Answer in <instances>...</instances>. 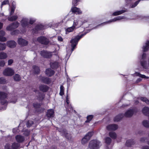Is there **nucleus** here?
Segmentation results:
<instances>
[{"mask_svg":"<svg viewBox=\"0 0 149 149\" xmlns=\"http://www.w3.org/2000/svg\"><path fill=\"white\" fill-rule=\"evenodd\" d=\"M146 138L144 137H143L140 140L141 141L143 142L146 141Z\"/></svg>","mask_w":149,"mask_h":149,"instance_id":"69168bd1","label":"nucleus"},{"mask_svg":"<svg viewBox=\"0 0 149 149\" xmlns=\"http://www.w3.org/2000/svg\"><path fill=\"white\" fill-rule=\"evenodd\" d=\"M14 73L13 70L10 68H7L3 72V74L6 76H11Z\"/></svg>","mask_w":149,"mask_h":149,"instance_id":"1a4fd4ad","label":"nucleus"},{"mask_svg":"<svg viewBox=\"0 0 149 149\" xmlns=\"http://www.w3.org/2000/svg\"><path fill=\"white\" fill-rule=\"evenodd\" d=\"M79 20L77 19H74L73 22L72 26H73L75 29L81 26L82 24H79Z\"/></svg>","mask_w":149,"mask_h":149,"instance_id":"412c9836","label":"nucleus"},{"mask_svg":"<svg viewBox=\"0 0 149 149\" xmlns=\"http://www.w3.org/2000/svg\"><path fill=\"white\" fill-rule=\"evenodd\" d=\"M40 54L41 56L46 58H50L51 57L52 55V52L45 51H41L40 53Z\"/></svg>","mask_w":149,"mask_h":149,"instance_id":"f8f14e48","label":"nucleus"},{"mask_svg":"<svg viewBox=\"0 0 149 149\" xmlns=\"http://www.w3.org/2000/svg\"><path fill=\"white\" fill-rule=\"evenodd\" d=\"M7 83L6 80L3 78H0V84H5Z\"/></svg>","mask_w":149,"mask_h":149,"instance_id":"49530a36","label":"nucleus"},{"mask_svg":"<svg viewBox=\"0 0 149 149\" xmlns=\"http://www.w3.org/2000/svg\"><path fill=\"white\" fill-rule=\"evenodd\" d=\"M137 112V111L135 109H130L125 113L124 116L126 117H130Z\"/></svg>","mask_w":149,"mask_h":149,"instance_id":"9d476101","label":"nucleus"},{"mask_svg":"<svg viewBox=\"0 0 149 149\" xmlns=\"http://www.w3.org/2000/svg\"><path fill=\"white\" fill-rule=\"evenodd\" d=\"M132 0H125L126 2L127 3H129Z\"/></svg>","mask_w":149,"mask_h":149,"instance_id":"338daca9","label":"nucleus"},{"mask_svg":"<svg viewBox=\"0 0 149 149\" xmlns=\"http://www.w3.org/2000/svg\"><path fill=\"white\" fill-rule=\"evenodd\" d=\"M141 100L142 101L145 102L147 104H149V100L146 98L145 97H141Z\"/></svg>","mask_w":149,"mask_h":149,"instance_id":"a19ab883","label":"nucleus"},{"mask_svg":"<svg viewBox=\"0 0 149 149\" xmlns=\"http://www.w3.org/2000/svg\"><path fill=\"white\" fill-rule=\"evenodd\" d=\"M71 10L72 12L76 14H80L82 13V12L80 9L76 7H72Z\"/></svg>","mask_w":149,"mask_h":149,"instance_id":"6ab92c4d","label":"nucleus"},{"mask_svg":"<svg viewBox=\"0 0 149 149\" xmlns=\"http://www.w3.org/2000/svg\"><path fill=\"white\" fill-rule=\"evenodd\" d=\"M5 149H10V144L9 143H6L5 146Z\"/></svg>","mask_w":149,"mask_h":149,"instance_id":"864d4df0","label":"nucleus"},{"mask_svg":"<svg viewBox=\"0 0 149 149\" xmlns=\"http://www.w3.org/2000/svg\"><path fill=\"white\" fill-rule=\"evenodd\" d=\"M37 40L40 43L45 45L48 44L49 42L48 39L43 36H40L38 37L37 38Z\"/></svg>","mask_w":149,"mask_h":149,"instance_id":"6e6552de","label":"nucleus"},{"mask_svg":"<svg viewBox=\"0 0 149 149\" xmlns=\"http://www.w3.org/2000/svg\"><path fill=\"white\" fill-rule=\"evenodd\" d=\"M15 8V7H14V6H13V7L11 8V11L10 12V15H12L14 13Z\"/></svg>","mask_w":149,"mask_h":149,"instance_id":"6e6d98bb","label":"nucleus"},{"mask_svg":"<svg viewBox=\"0 0 149 149\" xmlns=\"http://www.w3.org/2000/svg\"><path fill=\"white\" fill-rule=\"evenodd\" d=\"M33 69L36 73L38 74L40 72V70L38 67L35 65L33 66Z\"/></svg>","mask_w":149,"mask_h":149,"instance_id":"4c0bfd02","label":"nucleus"},{"mask_svg":"<svg viewBox=\"0 0 149 149\" xmlns=\"http://www.w3.org/2000/svg\"><path fill=\"white\" fill-rule=\"evenodd\" d=\"M149 49V41H147L145 46H143V49L144 52L147 51Z\"/></svg>","mask_w":149,"mask_h":149,"instance_id":"c756f323","label":"nucleus"},{"mask_svg":"<svg viewBox=\"0 0 149 149\" xmlns=\"http://www.w3.org/2000/svg\"><path fill=\"white\" fill-rule=\"evenodd\" d=\"M6 45L5 43H2L0 42V50H3L5 49Z\"/></svg>","mask_w":149,"mask_h":149,"instance_id":"37998d69","label":"nucleus"},{"mask_svg":"<svg viewBox=\"0 0 149 149\" xmlns=\"http://www.w3.org/2000/svg\"><path fill=\"white\" fill-rule=\"evenodd\" d=\"M7 55L6 53L2 52L0 53V59H3L6 58Z\"/></svg>","mask_w":149,"mask_h":149,"instance_id":"58836bf2","label":"nucleus"},{"mask_svg":"<svg viewBox=\"0 0 149 149\" xmlns=\"http://www.w3.org/2000/svg\"><path fill=\"white\" fill-rule=\"evenodd\" d=\"M13 78L14 80L16 81H19L21 79L20 76L17 74H15L13 76Z\"/></svg>","mask_w":149,"mask_h":149,"instance_id":"79ce46f5","label":"nucleus"},{"mask_svg":"<svg viewBox=\"0 0 149 149\" xmlns=\"http://www.w3.org/2000/svg\"><path fill=\"white\" fill-rule=\"evenodd\" d=\"M142 149H149V146H144L142 147Z\"/></svg>","mask_w":149,"mask_h":149,"instance_id":"052dcab7","label":"nucleus"},{"mask_svg":"<svg viewBox=\"0 0 149 149\" xmlns=\"http://www.w3.org/2000/svg\"><path fill=\"white\" fill-rule=\"evenodd\" d=\"M20 146V145L18 143L14 142L12 143L11 146L12 149H19Z\"/></svg>","mask_w":149,"mask_h":149,"instance_id":"7c9ffc66","label":"nucleus"},{"mask_svg":"<svg viewBox=\"0 0 149 149\" xmlns=\"http://www.w3.org/2000/svg\"><path fill=\"white\" fill-rule=\"evenodd\" d=\"M18 42L19 45L24 46L27 45L28 43V42L25 39L22 38H19L18 40Z\"/></svg>","mask_w":149,"mask_h":149,"instance_id":"2eb2a0df","label":"nucleus"},{"mask_svg":"<svg viewBox=\"0 0 149 149\" xmlns=\"http://www.w3.org/2000/svg\"><path fill=\"white\" fill-rule=\"evenodd\" d=\"M134 143V140L132 139H131L127 141L125 143V145L127 147H130Z\"/></svg>","mask_w":149,"mask_h":149,"instance_id":"c85d7f7f","label":"nucleus"},{"mask_svg":"<svg viewBox=\"0 0 149 149\" xmlns=\"http://www.w3.org/2000/svg\"><path fill=\"white\" fill-rule=\"evenodd\" d=\"M100 142L97 140H93L90 141L89 145L90 149H98L101 146Z\"/></svg>","mask_w":149,"mask_h":149,"instance_id":"f03ea898","label":"nucleus"},{"mask_svg":"<svg viewBox=\"0 0 149 149\" xmlns=\"http://www.w3.org/2000/svg\"><path fill=\"white\" fill-rule=\"evenodd\" d=\"M146 57V55L144 53L142 56V58L141 59L140 62L141 66L145 69H148V66H147L146 61H145Z\"/></svg>","mask_w":149,"mask_h":149,"instance_id":"0eeeda50","label":"nucleus"},{"mask_svg":"<svg viewBox=\"0 0 149 149\" xmlns=\"http://www.w3.org/2000/svg\"><path fill=\"white\" fill-rule=\"evenodd\" d=\"M5 64V63L3 61H0V66L3 67Z\"/></svg>","mask_w":149,"mask_h":149,"instance_id":"5fc2aeb1","label":"nucleus"},{"mask_svg":"<svg viewBox=\"0 0 149 149\" xmlns=\"http://www.w3.org/2000/svg\"><path fill=\"white\" fill-rule=\"evenodd\" d=\"M8 65H10L13 63V60L12 59H10L8 61Z\"/></svg>","mask_w":149,"mask_h":149,"instance_id":"680f3d73","label":"nucleus"},{"mask_svg":"<svg viewBox=\"0 0 149 149\" xmlns=\"http://www.w3.org/2000/svg\"><path fill=\"white\" fill-rule=\"evenodd\" d=\"M33 124V122L32 120L29 121L27 123L26 125L28 127H30Z\"/></svg>","mask_w":149,"mask_h":149,"instance_id":"09e8293b","label":"nucleus"},{"mask_svg":"<svg viewBox=\"0 0 149 149\" xmlns=\"http://www.w3.org/2000/svg\"><path fill=\"white\" fill-rule=\"evenodd\" d=\"M5 35V32L3 31H0V41H5L6 40V38L3 36Z\"/></svg>","mask_w":149,"mask_h":149,"instance_id":"5701e85b","label":"nucleus"},{"mask_svg":"<svg viewBox=\"0 0 149 149\" xmlns=\"http://www.w3.org/2000/svg\"><path fill=\"white\" fill-rule=\"evenodd\" d=\"M93 118V116L92 115H90L87 117V120L85 121L86 122H89Z\"/></svg>","mask_w":149,"mask_h":149,"instance_id":"a18cd8bd","label":"nucleus"},{"mask_svg":"<svg viewBox=\"0 0 149 149\" xmlns=\"http://www.w3.org/2000/svg\"><path fill=\"white\" fill-rule=\"evenodd\" d=\"M3 26V23L0 22V29L2 28Z\"/></svg>","mask_w":149,"mask_h":149,"instance_id":"774afa93","label":"nucleus"},{"mask_svg":"<svg viewBox=\"0 0 149 149\" xmlns=\"http://www.w3.org/2000/svg\"><path fill=\"white\" fill-rule=\"evenodd\" d=\"M134 75L136 76H139L142 78L147 79L148 78L147 77L144 75L141 74L139 73L136 72L134 74Z\"/></svg>","mask_w":149,"mask_h":149,"instance_id":"c9c22d12","label":"nucleus"},{"mask_svg":"<svg viewBox=\"0 0 149 149\" xmlns=\"http://www.w3.org/2000/svg\"><path fill=\"white\" fill-rule=\"evenodd\" d=\"M126 11L125 10H122L120 11H118L113 13L112 15L113 16H117L120 15L125 12Z\"/></svg>","mask_w":149,"mask_h":149,"instance_id":"2f4dec72","label":"nucleus"},{"mask_svg":"<svg viewBox=\"0 0 149 149\" xmlns=\"http://www.w3.org/2000/svg\"><path fill=\"white\" fill-rule=\"evenodd\" d=\"M106 128L108 130H115L118 128V126L115 124H110L107 125Z\"/></svg>","mask_w":149,"mask_h":149,"instance_id":"ddd939ff","label":"nucleus"},{"mask_svg":"<svg viewBox=\"0 0 149 149\" xmlns=\"http://www.w3.org/2000/svg\"><path fill=\"white\" fill-rule=\"evenodd\" d=\"M16 141L18 143H22L23 142L25 139L24 137L21 135H17L15 137Z\"/></svg>","mask_w":149,"mask_h":149,"instance_id":"f3484780","label":"nucleus"},{"mask_svg":"<svg viewBox=\"0 0 149 149\" xmlns=\"http://www.w3.org/2000/svg\"><path fill=\"white\" fill-rule=\"evenodd\" d=\"M79 1V0H73L72 1V4L74 6H76L77 5V2Z\"/></svg>","mask_w":149,"mask_h":149,"instance_id":"3c124183","label":"nucleus"},{"mask_svg":"<svg viewBox=\"0 0 149 149\" xmlns=\"http://www.w3.org/2000/svg\"><path fill=\"white\" fill-rule=\"evenodd\" d=\"M58 41L62 42L63 41V39L61 37L58 36Z\"/></svg>","mask_w":149,"mask_h":149,"instance_id":"13d9d810","label":"nucleus"},{"mask_svg":"<svg viewBox=\"0 0 149 149\" xmlns=\"http://www.w3.org/2000/svg\"><path fill=\"white\" fill-rule=\"evenodd\" d=\"M141 1V0H139L138 1H136L135 3H134V4H132L131 6V8H134L136 7L139 3L140 1Z\"/></svg>","mask_w":149,"mask_h":149,"instance_id":"de8ad7c7","label":"nucleus"},{"mask_svg":"<svg viewBox=\"0 0 149 149\" xmlns=\"http://www.w3.org/2000/svg\"><path fill=\"white\" fill-rule=\"evenodd\" d=\"M109 135L112 139H115L117 137L116 133L113 132H110L109 133Z\"/></svg>","mask_w":149,"mask_h":149,"instance_id":"72a5a7b5","label":"nucleus"},{"mask_svg":"<svg viewBox=\"0 0 149 149\" xmlns=\"http://www.w3.org/2000/svg\"><path fill=\"white\" fill-rule=\"evenodd\" d=\"M8 0H5L4 1H3L1 4V7H2V6L4 5H6L8 3Z\"/></svg>","mask_w":149,"mask_h":149,"instance_id":"603ef678","label":"nucleus"},{"mask_svg":"<svg viewBox=\"0 0 149 149\" xmlns=\"http://www.w3.org/2000/svg\"><path fill=\"white\" fill-rule=\"evenodd\" d=\"M124 116V115L123 114H120L115 117L114 120L115 121H119L122 119Z\"/></svg>","mask_w":149,"mask_h":149,"instance_id":"bb28decb","label":"nucleus"},{"mask_svg":"<svg viewBox=\"0 0 149 149\" xmlns=\"http://www.w3.org/2000/svg\"><path fill=\"white\" fill-rule=\"evenodd\" d=\"M75 29V28L72 26L70 27H68L65 29V31L66 33V34H68L70 32H72Z\"/></svg>","mask_w":149,"mask_h":149,"instance_id":"cd10ccee","label":"nucleus"},{"mask_svg":"<svg viewBox=\"0 0 149 149\" xmlns=\"http://www.w3.org/2000/svg\"><path fill=\"white\" fill-rule=\"evenodd\" d=\"M86 33H85L81 34L80 36L78 35L76 36L74 38H73L71 40L70 42L71 43V46L72 47V52L74 50L79 40L85 36Z\"/></svg>","mask_w":149,"mask_h":149,"instance_id":"f257e3e1","label":"nucleus"},{"mask_svg":"<svg viewBox=\"0 0 149 149\" xmlns=\"http://www.w3.org/2000/svg\"><path fill=\"white\" fill-rule=\"evenodd\" d=\"M54 73V71L52 70L51 68H48L46 70V75L48 76H51Z\"/></svg>","mask_w":149,"mask_h":149,"instance_id":"a211bd4d","label":"nucleus"},{"mask_svg":"<svg viewBox=\"0 0 149 149\" xmlns=\"http://www.w3.org/2000/svg\"><path fill=\"white\" fill-rule=\"evenodd\" d=\"M93 132H89L86 134L85 136L82 139L81 143L83 144H85L90 139L91 137L93 134Z\"/></svg>","mask_w":149,"mask_h":149,"instance_id":"39448f33","label":"nucleus"},{"mask_svg":"<svg viewBox=\"0 0 149 149\" xmlns=\"http://www.w3.org/2000/svg\"><path fill=\"white\" fill-rule=\"evenodd\" d=\"M143 113L146 116H149V108L145 107L142 110Z\"/></svg>","mask_w":149,"mask_h":149,"instance_id":"b1692460","label":"nucleus"},{"mask_svg":"<svg viewBox=\"0 0 149 149\" xmlns=\"http://www.w3.org/2000/svg\"><path fill=\"white\" fill-rule=\"evenodd\" d=\"M124 18H125V17L124 16L117 17L112 19L109 20V21H108L103 22V23L99 25H98L95 27L94 29L97 28V27L98 26L103 25H104L106 24H109L111 22H116L118 20H119L121 19H124Z\"/></svg>","mask_w":149,"mask_h":149,"instance_id":"20e7f679","label":"nucleus"},{"mask_svg":"<svg viewBox=\"0 0 149 149\" xmlns=\"http://www.w3.org/2000/svg\"><path fill=\"white\" fill-rule=\"evenodd\" d=\"M45 28V26H43L42 24L38 25H36V26L35 31L33 30V32L35 33H38V31L39 30L44 29Z\"/></svg>","mask_w":149,"mask_h":149,"instance_id":"dca6fc26","label":"nucleus"},{"mask_svg":"<svg viewBox=\"0 0 149 149\" xmlns=\"http://www.w3.org/2000/svg\"><path fill=\"white\" fill-rule=\"evenodd\" d=\"M29 134V133L28 131H25L24 133V134L26 136H28Z\"/></svg>","mask_w":149,"mask_h":149,"instance_id":"0e129e2a","label":"nucleus"},{"mask_svg":"<svg viewBox=\"0 0 149 149\" xmlns=\"http://www.w3.org/2000/svg\"><path fill=\"white\" fill-rule=\"evenodd\" d=\"M35 22V20L32 19H30L29 20V23L31 24H33Z\"/></svg>","mask_w":149,"mask_h":149,"instance_id":"4d7b16f0","label":"nucleus"},{"mask_svg":"<svg viewBox=\"0 0 149 149\" xmlns=\"http://www.w3.org/2000/svg\"><path fill=\"white\" fill-rule=\"evenodd\" d=\"M54 115V111L53 109L48 110L47 112V116L48 117H53Z\"/></svg>","mask_w":149,"mask_h":149,"instance_id":"4be33fe9","label":"nucleus"},{"mask_svg":"<svg viewBox=\"0 0 149 149\" xmlns=\"http://www.w3.org/2000/svg\"><path fill=\"white\" fill-rule=\"evenodd\" d=\"M21 25L22 29L20 31L22 33L25 32L26 31V28L29 27V19L27 18H23L21 21Z\"/></svg>","mask_w":149,"mask_h":149,"instance_id":"7ed1b4c3","label":"nucleus"},{"mask_svg":"<svg viewBox=\"0 0 149 149\" xmlns=\"http://www.w3.org/2000/svg\"><path fill=\"white\" fill-rule=\"evenodd\" d=\"M40 97L39 100H42L44 97V96L43 94L41 93L40 94Z\"/></svg>","mask_w":149,"mask_h":149,"instance_id":"bf43d9fd","label":"nucleus"},{"mask_svg":"<svg viewBox=\"0 0 149 149\" xmlns=\"http://www.w3.org/2000/svg\"><path fill=\"white\" fill-rule=\"evenodd\" d=\"M19 31L17 30H15L14 31H13L11 33V34L12 35H14L15 34H17L19 33Z\"/></svg>","mask_w":149,"mask_h":149,"instance_id":"8fccbe9b","label":"nucleus"},{"mask_svg":"<svg viewBox=\"0 0 149 149\" xmlns=\"http://www.w3.org/2000/svg\"><path fill=\"white\" fill-rule=\"evenodd\" d=\"M68 95H67V96H66V102L68 104L69 103V98H68Z\"/></svg>","mask_w":149,"mask_h":149,"instance_id":"e2e57ef3","label":"nucleus"},{"mask_svg":"<svg viewBox=\"0 0 149 149\" xmlns=\"http://www.w3.org/2000/svg\"><path fill=\"white\" fill-rule=\"evenodd\" d=\"M18 18L17 15H15L10 17H8V19L9 21H13L16 20Z\"/></svg>","mask_w":149,"mask_h":149,"instance_id":"f704fd0d","label":"nucleus"},{"mask_svg":"<svg viewBox=\"0 0 149 149\" xmlns=\"http://www.w3.org/2000/svg\"><path fill=\"white\" fill-rule=\"evenodd\" d=\"M142 124L145 127L149 128V122L148 120H143L142 122Z\"/></svg>","mask_w":149,"mask_h":149,"instance_id":"e433bc0d","label":"nucleus"},{"mask_svg":"<svg viewBox=\"0 0 149 149\" xmlns=\"http://www.w3.org/2000/svg\"><path fill=\"white\" fill-rule=\"evenodd\" d=\"M65 137L68 139H70L71 138V135L67 132L65 130H63L62 132Z\"/></svg>","mask_w":149,"mask_h":149,"instance_id":"393cba45","label":"nucleus"},{"mask_svg":"<svg viewBox=\"0 0 149 149\" xmlns=\"http://www.w3.org/2000/svg\"><path fill=\"white\" fill-rule=\"evenodd\" d=\"M7 94L6 93L3 92H0V100L2 104H4L7 103V100H5Z\"/></svg>","mask_w":149,"mask_h":149,"instance_id":"9b49d317","label":"nucleus"},{"mask_svg":"<svg viewBox=\"0 0 149 149\" xmlns=\"http://www.w3.org/2000/svg\"><path fill=\"white\" fill-rule=\"evenodd\" d=\"M64 87L62 85H61L60 87V92L59 94L62 96L64 94Z\"/></svg>","mask_w":149,"mask_h":149,"instance_id":"ea45409f","label":"nucleus"},{"mask_svg":"<svg viewBox=\"0 0 149 149\" xmlns=\"http://www.w3.org/2000/svg\"><path fill=\"white\" fill-rule=\"evenodd\" d=\"M111 140L109 137H107L105 138V142L107 144H109L111 143Z\"/></svg>","mask_w":149,"mask_h":149,"instance_id":"c03bdc74","label":"nucleus"},{"mask_svg":"<svg viewBox=\"0 0 149 149\" xmlns=\"http://www.w3.org/2000/svg\"><path fill=\"white\" fill-rule=\"evenodd\" d=\"M42 80L43 83L46 84H49L50 82L49 79L47 77H42Z\"/></svg>","mask_w":149,"mask_h":149,"instance_id":"473e14b6","label":"nucleus"},{"mask_svg":"<svg viewBox=\"0 0 149 149\" xmlns=\"http://www.w3.org/2000/svg\"><path fill=\"white\" fill-rule=\"evenodd\" d=\"M51 67L53 69H56L58 67V63L57 62H52L50 63Z\"/></svg>","mask_w":149,"mask_h":149,"instance_id":"a878e982","label":"nucleus"},{"mask_svg":"<svg viewBox=\"0 0 149 149\" xmlns=\"http://www.w3.org/2000/svg\"><path fill=\"white\" fill-rule=\"evenodd\" d=\"M16 43L14 40H10L8 41L7 42V46L11 48H14L16 45Z\"/></svg>","mask_w":149,"mask_h":149,"instance_id":"4468645a","label":"nucleus"},{"mask_svg":"<svg viewBox=\"0 0 149 149\" xmlns=\"http://www.w3.org/2000/svg\"><path fill=\"white\" fill-rule=\"evenodd\" d=\"M39 88L40 91L43 92H46L48 89V87L47 86L44 85H40Z\"/></svg>","mask_w":149,"mask_h":149,"instance_id":"aec40b11","label":"nucleus"},{"mask_svg":"<svg viewBox=\"0 0 149 149\" xmlns=\"http://www.w3.org/2000/svg\"><path fill=\"white\" fill-rule=\"evenodd\" d=\"M19 25V23L16 21L8 26L6 28V29L8 31H11L16 29Z\"/></svg>","mask_w":149,"mask_h":149,"instance_id":"423d86ee","label":"nucleus"}]
</instances>
